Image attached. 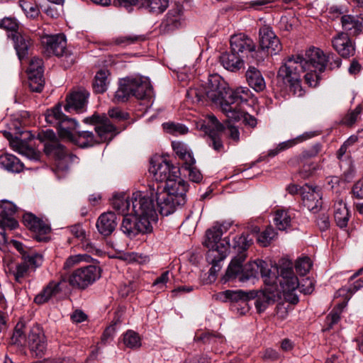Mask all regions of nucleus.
<instances>
[{
  "label": "nucleus",
  "mask_w": 363,
  "mask_h": 363,
  "mask_svg": "<svg viewBox=\"0 0 363 363\" xmlns=\"http://www.w3.org/2000/svg\"><path fill=\"white\" fill-rule=\"evenodd\" d=\"M157 184L149 185L152 196L155 194L158 211L167 216L174 213L177 206H182L186 201L188 190L186 182L179 177V169L163 158L151 161L149 169Z\"/></svg>",
  "instance_id": "f03ea898"
},
{
  "label": "nucleus",
  "mask_w": 363,
  "mask_h": 363,
  "mask_svg": "<svg viewBox=\"0 0 363 363\" xmlns=\"http://www.w3.org/2000/svg\"><path fill=\"white\" fill-rule=\"evenodd\" d=\"M238 55L231 50L230 52H225L220 55V62L225 69L236 72L242 67L244 62Z\"/></svg>",
  "instance_id": "c756f323"
},
{
  "label": "nucleus",
  "mask_w": 363,
  "mask_h": 363,
  "mask_svg": "<svg viewBox=\"0 0 363 363\" xmlns=\"http://www.w3.org/2000/svg\"><path fill=\"white\" fill-rule=\"evenodd\" d=\"M39 137L40 140H48L44 145V151L46 155H52L55 158L57 171L67 172L72 164L79 162L77 157L68 152L58 140H55V135L52 130H48Z\"/></svg>",
  "instance_id": "1a4fd4ad"
},
{
  "label": "nucleus",
  "mask_w": 363,
  "mask_h": 363,
  "mask_svg": "<svg viewBox=\"0 0 363 363\" xmlns=\"http://www.w3.org/2000/svg\"><path fill=\"white\" fill-rule=\"evenodd\" d=\"M43 60L42 59L33 57L29 63V66L28 67V74H43Z\"/></svg>",
  "instance_id": "052dcab7"
},
{
  "label": "nucleus",
  "mask_w": 363,
  "mask_h": 363,
  "mask_svg": "<svg viewBox=\"0 0 363 363\" xmlns=\"http://www.w3.org/2000/svg\"><path fill=\"white\" fill-rule=\"evenodd\" d=\"M152 86L147 77L141 75L130 76L120 79L113 100L116 103L125 102L131 96L138 99H149L152 97Z\"/></svg>",
  "instance_id": "423d86ee"
},
{
  "label": "nucleus",
  "mask_w": 363,
  "mask_h": 363,
  "mask_svg": "<svg viewBox=\"0 0 363 363\" xmlns=\"http://www.w3.org/2000/svg\"><path fill=\"white\" fill-rule=\"evenodd\" d=\"M19 5L28 18H34L37 17L40 13L38 6L34 0H20Z\"/></svg>",
  "instance_id": "37998d69"
},
{
  "label": "nucleus",
  "mask_w": 363,
  "mask_h": 363,
  "mask_svg": "<svg viewBox=\"0 0 363 363\" xmlns=\"http://www.w3.org/2000/svg\"><path fill=\"white\" fill-rule=\"evenodd\" d=\"M277 236V233L271 226L267 227L265 230L257 236V242L263 247H266Z\"/></svg>",
  "instance_id": "3c124183"
},
{
  "label": "nucleus",
  "mask_w": 363,
  "mask_h": 363,
  "mask_svg": "<svg viewBox=\"0 0 363 363\" xmlns=\"http://www.w3.org/2000/svg\"><path fill=\"white\" fill-rule=\"evenodd\" d=\"M91 259V257L86 254H79L74 256H70L67 259L64 264V268L69 269L72 267L74 264L85 261L88 262Z\"/></svg>",
  "instance_id": "e2e57ef3"
},
{
  "label": "nucleus",
  "mask_w": 363,
  "mask_h": 363,
  "mask_svg": "<svg viewBox=\"0 0 363 363\" xmlns=\"http://www.w3.org/2000/svg\"><path fill=\"white\" fill-rule=\"evenodd\" d=\"M246 257L247 254L242 252L232 259L223 277L225 281L238 279L239 281L245 282L256 278L260 274L266 285L279 283L284 298L292 303H296L298 301V298L295 294L296 291L298 290L304 294L313 292V281L307 278L303 279L301 283L294 274L290 263L286 266L279 267L274 266L270 269L266 262L257 259L242 265Z\"/></svg>",
  "instance_id": "f257e3e1"
},
{
  "label": "nucleus",
  "mask_w": 363,
  "mask_h": 363,
  "mask_svg": "<svg viewBox=\"0 0 363 363\" xmlns=\"http://www.w3.org/2000/svg\"><path fill=\"white\" fill-rule=\"evenodd\" d=\"M227 83L218 74L209 76L208 82L205 85H199L190 88L186 96L193 102H203L206 99L211 101L216 104H220V107L229 100Z\"/></svg>",
  "instance_id": "39448f33"
},
{
  "label": "nucleus",
  "mask_w": 363,
  "mask_h": 363,
  "mask_svg": "<svg viewBox=\"0 0 363 363\" xmlns=\"http://www.w3.org/2000/svg\"><path fill=\"white\" fill-rule=\"evenodd\" d=\"M123 342L129 348H138L141 345V339L137 333L128 330L123 336Z\"/></svg>",
  "instance_id": "de8ad7c7"
},
{
  "label": "nucleus",
  "mask_w": 363,
  "mask_h": 363,
  "mask_svg": "<svg viewBox=\"0 0 363 363\" xmlns=\"http://www.w3.org/2000/svg\"><path fill=\"white\" fill-rule=\"evenodd\" d=\"M3 135L6 138L13 150L26 157L30 160H39L40 152L38 150L30 147L28 143L18 137H13L12 133L9 131H4Z\"/></svg>",
  "instance_id": "f3484780"
},
{
  "label": "nucleus",
  "mask_w": 363,
  "mask_h": 363,
  "mask_svg": "<svg viewBox=\"0 0 363 363\" xmlns=\"http://www.w3.org/2000/svg\"><path fill=\"white\" fill-rule=\"evenodd\" d=\"M301 194L304 206L309 211L316 212L322 205V195L317 186L306 184L301 187Z\"/></svg>",
  "instance_id": "aec40b11"
},
{
  "label": "nucleus",
  "mask_w": 363,
  "mask_h": 363,
  "mask_svg": "<svg viewBox=\"0 0 363 363\" xmlns=\"http://www.w3.org/2000/svg\"><path fill=\"white\" fill-rule=\"evenodd\" d=\"M70 233L79 240H84L86 238V232L82 225L75 224L69 228Z\"/></svg>",
  "instance_id": "774afa93"
},
{
  "label": "nucleus",
  "mask_w": 363,
  "mask_h": 363,
  "mask_svg": "<svg viewBox=\"0 0 363 363\" xmlns=\"http://www.w3.org/2000/svg\"><path fill=\"white\" fill-rule=\"evenodd\" d=\"M84 122L95 126L97 139L91 131L78 132L77 136L74 135V140L71 142L82 147L92 146L96 143L110 142L119 133L104 114L94 113L91 117L84 118Z\"/></svg>",
  "instance_id": "20e7f679"
},
{
  "label": "nucleus",
  "mask_w": 363,
  "mask_h": 363,
  "mask_svg": "<svg viewBox=\"0 0 363 363\" xmlns=\"http://www.w3.org/2000/svg\"><path fill=\"white\" fill-rule=\"evenodd\" d=\"M259 48L257 50L263 52L264 60L269 55H276L281 50L279 39L269 26L264 25L259 28Z\"/></svg>",
  "instance_id": "2eb2a0df"
},
{
  "label": "nucleus",
  "mask_w": 363,
  "mask_h": 363,
  "mask_svg": "<svg viewBox=\"0 0 363 363\" xmlns=\"http://www.w3.org/2000/svg\"><path fill=\"white\" fill-rule=\"evenodd\" d=\"M327 61H326V67H328L329 69H334L336 68H339L342 64L341 59L336 56L334 53H329L326 55Z\"/></svg>",
  "instance_id": "338daca9"
},
{
  "label": "nucleus",
  "mask_w": 363,
  "mask_h": 363,
  "mask_svg": "<svg viewBox=\"0 0 363 363\" xmlns=\"http://www.w3.org/2000/svg\"><path fill=\"white\" fill-rule=\"evenodd\" d=\"M100 267L89 264L75 269L69 277V283L73 287L85 289L101 277Z\"/></svg>",
  "instance_id": "f8f14e48"
},
{
  "label": "nucleus",
  "mask_w": 363,
  "mask_h": 363,
  "mask_svg": "<svg viewBox=\"0 0 363 363\" xmlns=\"http://www.w3.org/2000/svg\"><path fill=\"white\" fill-rule=\"evenodd\" d=\"M18 225V222L11 216L4 217L0 219V236L1 237L4 242H7L6 229L8 228L9 230H13L16 228Z\"/></svg>",
  "instance_id": "c03bdc74"
},
{
  "label": "nucleus",
  "mask_w": 363,
  "mask_h": 363,
  "mask_svg": "<svg viewBox=\"0 0 363 363\" xmlns=\"http://www.w3.org/2000/svg\"><path fill=\"white\" fill-rule=\"evenodd\" d=\"M144 39L143 35H126L117 37L114 40V42L116 45L126 46L143 40Z\"/></svg>",
  "instance_id": "6e6d98bb"
},
{
  "label": "nucleus",
  "mask_w": 363,
  "mask_h": 363,
  "mask_svg": "<svg viewBox=\"0 0 363 363\" xmlns=\"http://www.w3.org/2000/svg\"><path fill=\"white\" fill-rule=\"evenodd\" d=\"M230 48L233 52L241 53L247 57L255 60L257 63L264 61V53L257 50L252 39L244 33H239L231 36Z\"/></svg>",
  "instance_id": "9b49d317"
},
{
  "label": "nucleus",
  "mask_w": 363,
  "mask_h": 363,
  "mask_svg": "<svg viewBox=\"0 0 363 363\" xmlns=\"http://www.w3.org/2000/svg\"><path fill=\"white\" fill-rule=\"evenodd\" d=\"M300 57H289L279 67L277 80L285 85L294 96H302L304 90L301 85V74L304 72L303 61Z\"/></svg>",
  "instance_id": "6e6552de"
},
{
  "label": "nucleus",
  "mask_w": 363,
  "mask_h": 363,
  "mask_svg": "<svg viewBox=\"0 0 363 363\" xmlns=\"http://www.w3.org/2000/svg\"><path fill=\"white\" fill-rule=\"evenodd\" d=\"M183 16V9L181 5H176L172 8L167 15V21L168 24L174 27L181 25Z\"/></svg>",
  "instance_id": "a19ab883"
},
{
  "label": "nucleus",
  "mask_w": 363,
  "mask_h": 363,
  "mask_svg": "<svg viewBox=\"0 0 363 363\" xmlns=\"http://www.w3.org/2000/svg\"><path fill=\"white\" fill-rule=\"evenodd\" d=\"M278 284L267 285V287L262 292L257 295L255 294V297H257L255 304L259 313L264 311L269 306L273 304L280 297V289L281 291L282 289H279Z\"/></svg>",
  "instance_id": "a211bd4d"
},
{
  "label": "nucleus",
  "mask_w": 363,
  "mask_h": 363,
  "mask_svg": "<svg viewBox=\"0 0 363 363\" xmlns=\"http://www.w3.org/2000/svg\"><path fill=\"white\" fill-rule=\"evenodd\" d=\"M246 80L249 86L256 91H262L266 87L265 81L260 71L250 66L245 73Z\"/></svg>",
  "instance_id": "c85d7f7f"
},
{
  "label": "nucleus",
  "mask_w": 363,
  "mask_h": 363,
  "mask_svg": "<svg viewBox=\"0 0 363 363\" xmlns=\"http://www.w3.org/2000/svg\"><path fill=\"white\" fill-rule=\"evenodd\" d=\"M16 211V205L7 200H1L0 202V214L1 218L12 216Z\"/></svg>",
  "instance_id": "4d7b16f0"
},
{
  "label": "nucleus",
  "mask_w": 363,
  "mask_h": 363,
  "mask_svg": "<svg viewBox=\"0 0 363 363\" xmlns=\"http://www.w3.org/2000/svg\"><path fill=\"white\" fill-rule=\"evenodd\" d=\"M308 72L304 75L306 82L313 87H315L318 84L320 80L318 70L310 69H307Z\"/></svg>",
  "instance_id": "0e129e2a"
},
{
  "label": "nucleus",
  "mask_w": 363,
  "mask_h": 363,
  "mask_svg": "<svg viewBox=\"0 0 363 363\" xmlns=\"http://www.w3.org/2000/svg\"><path fill=\"white\" fill-rule=\"evenodd\" d=\"M28 344L33 355L41 357L46 350V341L42 328L39 325L33 327L28 337Z\"/></svg>",
  "instance_id": "4be33fe9"
},
{
  "label": "nucleus",
  "mask_w": 363,
  "mask_h": 363,
  "mask_svg": "<svg viewBox=\"0 0 363 363\" xmlns=\"http://www.w3.org/2000/svg\"><path fill=\"white\" fill-rule=\"evenodd\" d=\"M25 225L34 233L45 235L50 231V228L35 215L28 213L23 216Z\"/></svg>",
  "instance_id": "cd10ccee"
},
{
  "label": "nucleus",
  "mask_w": 363,
  "mask_h": 363,
  "mask_svg": "<svg viewBox=\"0 0 363 363\" xmlns=\"http://www.w3.org/2000/svg\"><path fill=\"white\" fill-rule=\"evenodd\" d=\"M0 167L13 173H19L24 169L23 162L18 157L8 153L0 156Z\"/></svg>",
  "instance_id": "2f4dec72"
},
{
  "label": "nucleus",
  "mask_w": 363,
  "mask_h": 363,
  "mask_svg": "<svg viewBox=\"0 0 363 363\" xmlns=\"http://www.w3.org/2000/svg\"><path fill=\"white\" fill-rule=\"evenodd\" d=\"M45 121L57 128L61 138L67 140H74L73 131L78 125L77 122L65 116L61 110L60 105L49 109L45 113Z\"/></svg>",
  "instance_id": "9d476101"
},
{
  "label": "nucleus",
  "mask_w": 363,
  "mask_h": 363,
  "mask_svg": "<svg viewBox=\"0 0 363 363\" xmlns=\"http://www.w3.org/2000/svg\"><path fill=\"white\" fill-rule=\"evenodd\" d=\"M116 218V214L112 212L101 214L96 222V228L99 233L104 236L110 235L117 225Z\"/></svg>",
  "instance_id": "a878e982"
},
{
  "label": "nucleus",
  "mask_w": 363,
  "mask_h": 363,
  "mask_svg": "<svg viewBox=\"0 0 363 363\" xmlns=\"http://www.w3.org/2000/svg\"><path fill=\"white\" fill-rule=\"evenodd\" d=\"M13 40L18 57L20 60H22L29 54L33 45L32 40L28 35L19 33L13 35Z\"/></svg>",
  "instance_id": "bb28decb"
},
{
  "label": "nucleus",
  "mask_w": 363,
  "mask_h": 363,
  "mask_svg": "<svg viewBox=\"0 0 363 363\" xmlns=\"http://www.w3.org/2000/svg\"><path fill=\"white\" fill-rule=\"evenodd\" d=\"M60 291V282L52 281L35 297L34 302L38 305L43 304Z\"/></svg>",
  "instance_id": "473e14b6"
},
{
  "label": "nucleus",
  "mask_w": 363,
  "mask_h": 363,
  "mask_svg": "<svg viewBox=\"0 0 363 363\" xmlns=\"http://www.w3.org/2000/svg\"><path fill=\"white\" fill-rule=\"evenodd\" d=\"M342 28L349 32L350 35H357L363 29L362 21L351 15H345L341 17Z\"/></svg>",
  "instance_id": "72a5a7b5"
},
{
  "label": "nucleus",
  "mask_w": 363,
  "mask_h": 363,
  "mask_svg": "<svg viewBox=\"0 0 363 363\" xmlns=\"http://www.w3.org/2000/svg\"><path fill=\"white\" fill-rule=\"evenodd\" d=\"M313 135H314L312 133H305L294 139L280 143L274 149L269 150L267 156L273 157L278 155L279 152L288 150L300 143L311 138L313 137Z\"/></svg>",
  "instance_id": "7c9ffc66"
},
{
  "label": "nucleus",
  "mask_w": 363,
  "mask_h": 363,
  "mask_svg": "<svg viewBox=\"0 0 363 363\" xmlns=\"http://www.w3.org/2000/svg\"><path fill=\"white\" fill-rule=\"evenodd\" d=\"M362 106H357L354 110L349 111L342 119L341 123L347 126L353 125L358 120L361 113Z\"/></svg>",
  "instance_id": "603ef678"
},
{
  "label": "nucleus",
  "mask_w": 363,
  "mask_h": 363,
  "mask_svg": "<svg viewBox=\"0 0 363 363\" xmlns=\"http://www.w3.org/2000/svg\"><path fill=\"white\" fill-rule=\"evenodd\" d=\"M142 5L149 12L160 14L169 6V0H143Z\"/></svg>",
  "instance_id": "e433bc0d"
},
{
  "label": "nucleus",
  "mask_w": 363,
  "mask_h": 363,
  "mask_svg": "<svg viewBox=\"0 0 363 363\" xmlns=\"http://www.w3.org/2000/svg\"><path fill=\"white\" fill-rule=\"evenodd\" d=\"M214 297L221 302L241 303L246 306L248 300L255 298V293L245 292L242 290H226L216 294Z\"/></svg>",
  "instance_id": "5701e85b"
},
{
  "label": "nucleus",
  "mask_w": 363,
  "mask_h": 363,
  "mask_svg": "<svg viewBox=\"0 0 363 363\" xmlns=\"http://www.w3.org/2000/svg\"><path fill=\"white\" fill-rule=\"evenodd\" d=\"M163 127L167 133L174 135H184L188 133V128L179 123H167L163 124Z\"/></svg>",
  "instance_id": "13d9d810"
},
{
  "label": "nucleus",
  "mask_w": 363,
  "mask_h": 363,
  "mask_svg": "<svg viewBox=\"0 0 363 363\" xmlns=\"http://www.w3.org/2000/svg\"><path fill=\"white\" fill-rule=\"evenodd\" d=\"M107 72L100 70L94 77L93 82V89L97 94H101L106 91L108 88Z\"/></svg>",
  "instance_id": "ea45409f"
},
{
  "label": "nucleus",
  "mask_w": 363,
  "mask_h": 363,
  "mask_svg": "<svg viewBox=\"0 0 363 363\" xmlns=\"http://www.w3.org/2000/svg\"><path fill=\"white\" fill-rule=\"evenodd\" d=\"M172 145L175 153L184 161V164L192 162L194 160L192 153L184 143L179 141H174Z\"/></svg>",
  "instance_id": "58836bf2"
},
{
  "label": "nucleus",
  "mask_w": 363,
  "mask_h": 363,
  "mask_svg": "<svg viewBox=\"0 0 363 363\" xmlns=\"http://www.w3.org/2000/svg\"><path fill=\"white\" fill-rule=\"evenodd\" d=\"M122 231L130 238L135 237L138 235L135 220H132L131 218L124 216L122 225Z\"/></svg>",
  "instance_id": "8fccbe9b"
},
{
  "label": "nucleus",
  "mask_w": 363,
  "mask_h": 363,
  "mask_svg": "<svg viewBox=\"0 0 363 363\" xmlns=\"http://www.w3.org/2000/svg\"><path fill=\"white\" fill-rule=\"evenodd\" d=\"M251 91L245 86H239L231 91L229 100L222 106V111L228 119L239 121L243 118L245 124L254 128L257 125V119L241 110L240 105L246 103L252 97Z\"/></svg>",
  "instance_id": "0eeeda50"
},
{
  "label": "nucleus",
  "mask_w": 363,
  "mask_h": 363,
  "mask_svg": "<svg viewBox=\"0 0 363 363\" xmlns=\"http://www.w3.org/2000/svg\"><path fill=\"white\" fill-rule=\"evenodd\" d=\"M43 43L46 46L47 50L55 55L62 56L66 48V38L63 34H57L44 37Z\"/></svg>",
  "instance_id": "b1692460"
},
{
  "label": "nucleus",
  "mask_w": 363,
  "mask_h": 363,
  "mask_svg": "<svg viewBox=\"0 0 363 363\" xmlns=\"http://www.w3.org/2000/svg\"><path fill=\"white\" fill-rule=\"evenodd\" d=\"M30 271L31 269L29 268V266L23 261L15 267V270L13 271L15 279L21 282V279L28 276Z\"/></svg>",
  "instance_id": "bf43d9fd"
},
{
  "label": "nucleus",
  "mask_w": 363,
  "mask_h": 363,
  "mask_svg": "<svg viewBox=\"0 0 363 363\" xmlns=\"http://www.w3.org/2000/svg\"><path fill=\"white\" fill-rule=\"evenodd\" d=\"M28 75V84L30 90L35 92H41L43 87L45 81L43 79V74H30Z\"/></svg>",
  "instance_id": "a18cd8bd"
},
{
  "label": "nucleus",
  "mask_w": 363,
  "mask_h": 363,
  "mask_svg": "<svg viewBox=\"0 0 363 363\" xmlns=\"http://www.w3.org/2000/svg\"><path fill=\"white\" fill-rule=\"evenodd\" d=\"M89 96V93L83 89L72 92L66 98L65 110L67 112H84L86 108Z\"/></svg>",
  "instance_id": "412c9836"
},
{
  "label": "nucleus",
  "mask_w": 363,
  "mask_h": 363,
  "mask_svg": "<svg viewBox=\"0 0 363 363\" xmlns=\"http://www.w3.org/2000/svg\"><path fill=\"white\" fill-rule=\"evenodd\" d=\"M345 306V303L338 304V306L334 308L331 312L328 314L326 318V323L328 325V328H331L334 325L337 323L340 319V314L342 308Z\"/></svg>",
  "instance_id": "864d4df0"
},
{
  "label": "nucleus",
  "mask_w": 363,
  "mask_h": 363,
  "mask_svg": "<svg viewBox=\"0 0 363 363\" xmlns=\"http://www.w3.org/2000/svg\"><path fill=\"white\" fill-rule=\"evenodd\" d=\"M18 27L17 21L11 17L3 18L0 23V28L7 30L15 31Z\"/></svg>",
  "instance_id": "69168bd1"
},
{
  "label": "nucleus",
  "mask_w": 363,
  "mask_h": 363,
  "mask_svg": "<svg viewBox=\"0 0 363 363\" xmlns=\"http://www.w3.org/2000/svg\"><path fill=\"white\" fill-rule=\"evenodd\" d=\"M230 222L216 223L206 232L203 245L208 248L206 254L207 262L212 265L208 273L214 279L220 270V263L227 257L230 249L229 237L221 239L223 233L231 227Z\"/></svg>",
  "instance_id": "7ed1b4c3"
},
{
  "label": "nucleus",
  "mask_w": 363,
  "mask_h": 363,
  "mask_svg": "<svg viewBox=\"0 0 363 363\" xmlns=\"http://www.w3.org/2000/svg\"><path fill=\"white\" fill-rule=\"evenodd\" d=\"M119 259L124 260L128 263L137 262L139 264H142L145 262L147 257H143L141 255H139L136 252H126L121 255L118 257Z\"/></svg>",
  "instance_id": "680f3d73"
},
{
  "label": "nucleus",
  "mask_w": 363,
  "mask_h": 363,
  "mask_svg": "<svg viewBox=\"0 0 363 363\" xmlns=\"http://www.w3.org/2000/svg\"><path fill=\"white\" fill-rule=\"evenodd\" d=\"M311 266L310 258L304 257L296 260L295 269L299 275L304 276L309 272Z\"/></svg>",
  "instance_id": "5fc2aeb1"
},
{
  "label": "nucleus",
  "mask_w": 363,
  "mask_h": 363,
  "mask_svg": "<svg viewBox=\"0 0 363 363\" xmlns=\"http://www.w3.org/2000/svg\"><path fill=\"white\" fill-rule=\"evenodd\" d=\"M195 159L192 162L183 164V169L186 172L189 179L195 183H199L203 179V175L201 172L194 166Z\"/></svg>",
  "instance_id": "79ce46f5"
},
{
  "label": "nucleus",
  "mask_w": 363,
  "mask_h": 363,
  "mask_svg": "<svg viewBox=\"0 0 363 363\" xmlns=\"http://www.w3.org/2000/svg\"><path fill=\"white\" fill-rule=\"evenodd\" d=\"M112 206L123 216L131 214V199L129 200L125 195L114 196Z\"/></svg>",
  "instance_id": "f704fd0d"
},
{
  "label": "nucleus",
  "mask_w": 363,
  "mask_h": 363,
  "mask_svg": "<svg viewBox=\"0 0 363 363\" xmlns=\"http://www.w3.org/2000/svg\"><path fill=\"white\" fill-rule=\"evenodd\" d=\"M331 43L333 49L342 57L347 58L355 53L354 43L347 33H337L333 37Z\"/></svg>",
  "instance_id": "6ab92c4d"
},
{
  "label": "nucleus",
  "mask_w": 363,
  "mask_h": 363,
  "mask_svg": "<svg viewBox=\"0 0 363 363\" xmlns=\"http://www.w3.org/2000/svg\"><path fill=\"white\" fill-rule=\"evenodd\" d=\"M202 129L207 135V143L216 152L224 151V145L220 134L224 131L225 126L220 123L213 115H208L201 125Z\"/></svg>",
  "instance_id": "4468645a"
},
{
  "label": "nucleus",
  "mask_w": 363,
  "mask_h": 363,
  "mask_svg": "<svg viewBox=\"0 0 363 363\" xmlns=\"http://www.w3.org/2000/svg\"><path fill=\"white\" fill-rule=\"evenodd\" d=\"M137 232L138 233H148L152 232L153 223L157 220V214L155 213V217L152 218L147 216H135Z\"/></svg>",
  "instance_id": "c9c22d12"
},
{
  "label": "nucleus",
  "mask_w": 363,
  "mask_h": 363,
  "mask_svg": "<svg viewBox=\"0 0 363 363\" xmlns=\"http://www.w3.org/2000/svg\"><path fill=\"white\" fill-rule=\"evenodd\" d=\"M155 194L151 195L150 188L145 192L135 191L131 196V214L134 216H147L155 218L156 210L153 203Z\"/></svg>",
  "instance_id": "ddd939ff"
},
{
  "label": "nucleus",
  "mask_w": 363,
  "mask_h": 363,
  "mask_svg": "<svg viewBox=\"0 0 363 363\" xmlns=\"http://www.w3.org/2000/svg\"><path fill=\"white\" fill-rule=\"evenodd\" d=\"M291 216L286 210L279 209L274 213V222L279 230H286L291 225Z\"/></svg>",
  "instance_id": "4c0bfd02"
},
{
  "label": "nucleus",
  "mask_w": 363,
  "mask_h": 363,
  "mask_svg": "<svg viewBox=\"0 0 363 363\" xmlns=\"http://www.w3.org/2000/svg\"><path fill=\"white\" fill-rule=\"evenodd\" d=\"M23 259L29 266L31 271H35L43 263V256L38 253L23 254Z\"/></svg>",
  "instance_id": "09e8293b"
},
{
  "label": "nucleus",
  "mask_w": 363,
  "mask_h": 363,
  "mask_svg": "<svg viewBox=\"0 0 363 363\" xmlns=\"http://www.w3.org/2000/svg\"><path fill=\"white\" fill-rule=\"evenodd\" d=\"M291 57H300V60L303 61L304 71L313 69L321 73L326 68V55L319 48H310L306 52L305 57L300 55H293Z\"/></svg>",
  "instance_id": "dca6fc26"
},
{
  "label": "nucleus",
  "mask_w": 363,
  "mask_h": 363,
  "mask_svg": "<svg viewBox=\"0 0 363 363\" xmlns=\"http://www.w3.org/2000/svg\"><path fill=\"white\" fill-rule=\"evenodd\" d=\"M334 219L337 226L341 228L347 225L350 213L347 204L342 197H338L335 200L333 206Z\"/></svg>",
  "instance_id": "393cba45"
},
{
  "label": "nucleus",
  "mask_w": 363,
  "mask_h": 363,
  "mask_svg": "<svg viewBox=\"0 0 363 363\" xmlns=\"http://www.w3.org/2000/svg\"><path fill=\"white\" fill-rule=\"evenodd\" d=\"M252 244V239L248 236L242 235L234 238L233 247L238 250V254L246 253L247 249Z\"/></svg>",
  "instance_id": "49530a36"
}]
</instances>
